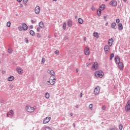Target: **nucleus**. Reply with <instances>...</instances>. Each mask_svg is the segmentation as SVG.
Segmentation results:
<instances>
[{
  "mask_svg": "<svg viewBox=\"0 0 130 130\" xmlns=\"http://www.w3.org/2000/svg\"><path fill=\"white\" fill-rule=\"evenodd\" d=\"M10 89H13V85H11L9 86Z\"/></svg>",
  "mask_w": 130,
  "mask_h": 130,
  "instance_id": "obj_45",
  "label": "nucleus"
},
{
  "mask_svg": "<svg viewBox=\"0 0 130 130\" xmlns=\"http://www.w3.org/2000/svg\"><path fill=\"white\" fill-rule=\"evenodd\" d=\"M106 108V107L105 106H103V107H102L103 110H105Z\"/></svg>",
  "mask_w": 130,
  "mask_h": 130,
  "instance_id": "obj_41",
  "label": "nucleus"
},
{
  "mask_svg": "<svg viewBox=\"0 0 130 130\" xmlns=\"http://www.w3.org/2000/svg\"><path fill=\"white\" fill-rule=\"evenodd\" d=\"M55 54H58L59 53V51L56 50L55 51Z\"/></svg>",
  "mask_w": 130,
  "mask_h": 130,
  "instance_id": "obj_37",
  "label": "nucleus"
},
{
  "mask_svg": "<svg viewBox=\"0 0 130 130\" xmlns=\"http://www.w3.org/2000/svg\"><path fill=\"white\" fill-rule=\"evenodd\" d=\"M104 50L106 53H108V52H109V50H110V48H109V47L108 46H105L104 48Z\"/></svg>",
  "mask_w": 130,
  "mask_h": 130,
  "instance_id": "obj_12",
  "label": "nucleus"
},
{
  "mask_svg": "<svg viewBox=\"0 0 130 130\" xmlns=\"http://www.w3.org/2000/svg\"><path fill=\"white\" fill-rule=\"evenodd\" d=\"M93 107V105L92 104H90L89 106V108L91 109Z\"/></svg>",
  "mask_w": 130,
  "mask_h": 130,
  "instance_id": "obj_39",
  "label": "nucleus"
},
{
  "mask_svg": "<svg viewBox=\"0 0 130 130\" xmlns=\"http://www.w3.org/2000/svg\"><path fill=\"white\" fill-rule=\"evenodd\" d=\"M94 76L96 78H103L104 73L102 71H96L94 73Z\"/></svg>",
  "mask_w": 130,
  "mask_h": 130,
  "instance_id": "obj_3",
  "label": "nucleus"
},
{
  "mask_svg": "<svg viewBox=\"0 0 130 130\" xmlns=\"http://www.w3.org/2000/svg\"><path fill=\"white\" fill-rule=\"evenodd\" d=\"M117 4H116V2L115 1V6H116Z\"/></svg>",
  "mask_w": 130,
  "mask_h": 130,
  "instance_id": "obj_56",
  "label": "nucleus"
},
{
  "mask_svg": "<svg viewBox=\"0 0 130 130\" xmlns=\"http://www.w3.org/2000/svg\"><path fill=\"white\" fill-rule=\"evenodd\" d=\"M111 27L112 28H114V23H112Z\"/></svg>",
  "mask_w": 130,
  "mask_h": 130,
  "instance_id": "obj_44",
  "label": "nucleus"
},
{
  "mask_svg": "<svg viewBox=\"0 0 130 130\" xmlns=\"http://www.w3.org/2000/svg\"><path fill=\"white\" fill-rule=\"evenodd\" d=\"M18 30H19V31H22V27L19 26L18 27Z\"/></svg>",
  "mask_w": 130,
  "mask_h": 130,
  "instance_id": "obj_38",
  "label": "nucleus"
},
{
  "mask_svg": "<svg viewBox=\"0 0 130 130\" xmlns=\"http://www.w3.org/2000/svg\"><path fill=\"white\" fill-rule=\"evenodd\" d=\"M84 21L83 20V19L81 18H78V23L79 24H83Z\"/></svg>",
  "mask_w": 130,
  "mask_h": 130,
  "instance_id": "obj_19",
  "label": "nucleus"
},
{
  "mask_svg": "<svg viewBox=\"0 0 130 130\" xmlns=\"http://www.w3.org/2000/svg\"><path fill=\"white\" fill-rule=\"evenodd\" d=\"M105 2H108V0H105Z\"/></svg>",
  "mask_w": 130,
  "mask_h": 130,
  "instance_id": "obj_62",
  "label": "nucleus"
},
{
  "mask_svg": "<svg viewBox=\"0 0 130 130\" xmlns=\"http://www.w3.org/2000/svg\"><path fill=\"white\" fill-rule=\"evenodd\" d=\"M120 22V20H119V19H117L116 20V23H117V24H119V23Z\"/></svg>",
  "mask_w": 130,
  "mask_h": 130,
  "instance_id": "obj_31",
  "label": "nucleus"
},
{
  "mask_svg": "<svg viewBox=\"0 0 130 130\" xmlns=\"http://www.w3.org/2000/svg\"><path fill=\"white\" fill-rule=\"evenodd\" d=\"M115 62L117 65L119 70L120 71L123 70L124 65L122 62L120 61V58L118 56H116L115 58Z\"/></svg>",
  "mask_w": 130,
  "mask_h": 130,
  "instance_id": "obj_1",
  "label": "nucleus"
},
{
  "mask_svg": "<svg viewBox=\"0 0 130 130\" xmlns=\"http://www.w3.org/2000/svg\"><path fill=\"white\" fill-rule=\"evenodd\" d=\"M29 33H30V35H31L32 36H33V35H35V32L33 30H30L29 31Z\"/></svg>",
  "mask_w": 130,
  "mask_h": 130,
  "instance_id": "obj_26",
  "label": "nucleus"
},
{
  "mask_svg": "<svg viewBox=\"0 0 130 130\" xmlns=\"http://www.w3.org/2000/svg\"><path fill=\"white\" fill-rule=\"evenodd\" d=\"M54 2H56L57 0H53Z\"/></svg>",
  "mask_w": 130,
  "mask_h": 130,
  "instance_id": "obj_63",
  "label": "nucleus"
},
{
  "mask_svg": "<svg viewBox=\"0 0 130 130\" xmlns=\"http://www.w3.org/2000/svg\"><path fill=\"white\" fill-rule=\"evenodd\" d=\"M55 76H51L50 77V80L49 81H47V84L48 85H49V84L50 85H54V84H55Z\"/></svg>",
  "mask_w": 130,
  "mask_h": 130,
  "instance_id": "obj_2",
  "label": "nucleus"
},
{
  "mask_svg": "<svg viewBox=\"0 0 130 130\" xmlns=\"http://www.w3.org/2000/svg\"><path fill=\"white\" fill-rule=\"evenodd\" d=\"M76 72H77V73H78V72H79V70L78 69H77Z\"/></svg>",
  "mask_w": 130,
  "mask_h": 130,
  "instance_id": "obj_60",
  "label": "nucleus"
},
{
  "mask_svg": "<svg viewBox=\"0 0 130 130\" xmlns=\"http://www.w3.org/2000/svg\"><path fill=\"white\" fill-rule=\"evenodd\" d=\"M80 97H83V93H82V92L80 93Z\"/></svg>",
  "mask_w": 130,
  "mask_h": 130,
  "instance_id": "obj_47",
  "label": "nucleus"
},
{
  "mask_svg": "<svg viewBox=\"0 0 130 130\" xmlns=\"http://www.w3.org/2000/svg\"><path fill=\"white\" fill-rule=\"evenodd\" d=\"M108 44H109V46H111L112 45V44H113V39H110V40H109Z\"/></svg>",
  "mask_w": 130,
  "mask_h": 130,
  "instance_id": "obj_15",
  "label": "nucleus"
},
{
  "mask_svg": "<svg viewBox=\"0 0 130 130\" xmlns=\"http://www.w3.org/2000/svg\"><path fill=\"white\" fill-rule=\"evenodd\" d=\"M110 6H114V1H112L110 3Z\"/></svg>",
  "mask_w": 130,
  "mask_h": 130,
  "instance_id": "obj_29",
  "label": "nucleus"
},
{
  "mask_svg": "<svg viewBox=\"0 0 130 130\" xmlns=\"http://www.w3.org/2000/svg\"><path fill=\"white\" fill-rule=\"evenodd\" d=\"M93 36L96 37V38H98L99 37V35H98V32H94Z\"/></svg>",
  "mask_w": 130,
  "mask_h": 130,
  "instance_id": "obj_22",
  "label": "nucleus"
},
{
  "mask_svg": "<svg viewBox=\"0 0 130 130\" xmlns=\"http://www.w3.org/2000/svg\"><path fill=\"white\" fill-rule=\"evenodd\" d=\"M99 92H100V87H99V86H97L94 89V93L95 95H97V94H99Z\"/></svg>",
  "mask_w": 130,
  "mask_h": 130,
  "instance_id": "obj_10",
  "label": "nucleus"
},
{
  "mask_svg": "<svg viewBox=\"0 0 130 130\" xmlns=\"http://www.w3.org/2000/svg\"><path fill=\"white\" fill-rule=\"evenodd\" d=\"M98 69V63L97 62H95L91 67V70L92 71H96V70Z\"/></svg>",
  "mask_w": 130,
  "mask_h": 130,
  "instance_id": "obj_5",
  "label": "nucleus"
},
{
  "mask_svg": "<svg viewBox=\"0 0 130 130\" xmlns=\"http://www.w3.org/2000/svg\"><path fill=\"white\" fill-rule=\"evenodd\" d=\"M31 23H32V24H34V23H35V21H34L33 20H31Z\"/></svg>",
  "mask_w": 130,
  "mask_h": 130,
  "instance_id": "obj_48",
  "label": "nucleus"
},
{
  "mask_svg": "<svg viewBox=\"0 0 130 130\" xmlns=\"http://www.w3.org/2000/svg\"><path fill=\"white\" fill-rule=\"evenodd\" d=\"M45 97L47 99H49V97H50V94H49V93L46 92L45 94Z\"/></svg>",
  "mask_w": 130,
  "mask_h": 130,
  "instance_id": "obj_18",
  "label": "nucleus"
},
{
  "mask_svg": "<svg viewBox=\"0 0 130 130\" xmlns=\"http://www.w3.org/2000/svg\"><path fill=\"white\" fill-rule=\"evenodd\" d=\"M22 28L24 31H26V30L28 29V26L25 23H23L22 24Z\"/></svg>",
  "mask_w": 130,
  "mask_h": 130,
  "instance_id": "obj_11",
  "label": "nucleus"
},
{
  "mask_svg": "<svg viewBox=\"0 0 130 130\" xmlns=\"http://www.w3.org/2000/svg\"><path fill=\"white\" fill-rule=\"evenodd\" d=\"M28 40H27V39H26V43H28Z\"/></svg>",
  "mask_w": 130,
  "mask_h": 130,
  "instance_id": "obj_52",
  "label": "nucleus"
},
{
  "mask_svg": "<svg viewBox=\"0 0 130 130\" xmlns=\"http://www.w3.org/2000/svg\"><path fill=\"white\" fill-rule=\"evenodd\" d=\"M115 26H116V23H114V27H115Z\"/></svg>",
  "mask_w": 130,
  "mask_h": 130,
  "instance_id": "obj_59",
  "label": "nucleus"
},
{
  "mask_svg": "<svg viewBox=\"0 0 130 130\" xmlns=\"http://www.w3.org/2000/svg\"><path fill=\"white\" fill-rule=\"evenodd\" d=\"M7 117H9V114H7Z\"/></svg>",
  "mask_w": 130,
  "mask_h": 130,
  "instance_id": "obj_61",
  "label": "nucleus"
},
{
  "mask_svg": "<svg viewBox=\"0 0 130 130\" xmlns=\"http://www.w3.org/2000/svg\"><path fill=\"white\" fill-rule=\"evenodd\" d=\"M35 108L33 107H31L30 106H26L25 107V110L27 112H29L30 113H31L32 112H34L35 111Z\"/></svg>",
  "mask_w": 130,
  "mask_h": 130,
  "instance_id": "obj_4",
  "label": "nucleus"
},
{
  "mask_svg": "<svg viewBox=\"0 0 130 130\" xmlns=\"http://www.w3.org/2000/svg\"><path fill=\"white\" fill-rule=\"evenodd\" d=\"M39 26L41 28H44V24L42 22H41L39 23Z\"/></svg>",
  "mask_w": 130,
  "mask_h": 130,
  "instance_id": "obj_20",
  "label": "nucleus"
},
{
  "mask_svg": "<svg viewBox=\"0 0 130 130\" xmlns=\"http://www.w3.org/2000/svg\"><path fill=\"white\" fill-rule=\"evenodd\" d=\"M68 25L69 27H71L72 25V21L69 20L68 22Z\"/></svg>",
  "mask_w": 130,
  "mask_h": 130,
  "instance_id": "obj_23",
  "label": "nucleus"
},
{
  "mask_svg": "<svg viewBox=\"0 0 130 130\" xmlns=\"http://www.w3.org/2000/svg\"><path fill=\"white\" fill-rule=\"evenodd\" d=\"M35 12L36 14H37V15L39 14L40 13V7L39 6L36 7L35 9Z\"/></svg>",
  "mask_w": 130,
  "mask_h": 130,
  "instance_id": "obj_9",
  "label": "nucleus"
},
{
  "mask_svg": "<svg viewBox=\"0 0 130 130\" xmlns=\"http://www.w3.org/2000/svg\"><path fill=\"white\" fill-rule=\"evenodd\" d=\"M20 8H22V7H23V5L20 4Z\"/></svg>",
  "mask_w": 130,
  "mask_h": 130,
  "instance_id": "obj_53",
  "label": "nucleus"
},
{
  "mask_svg": "<svg viewBox=\"0 0 130 130\" xmlns=\"http://www.w3.org/2000/svg\"><path fill=\"white\" fill-rule=\"evenodd\" d=\"M8 52L9 53H12V52H13V50L12 49H8Z\"/></svg>",
  "mask_w": 130,
  "mask_h": 130,
  "instance_id": "obj_33",
  "label": "nucleus"
},
{
  "mask_svg": "<svg viewBox=\"0 0 130 130\" xmlns=\"http://www.w3.org/2000/svg\"><path fill=\"white\" fill-rule=\"evenodd\" d=\"M83 40L84 41H86V40H87V38L86 37L84 38Z\"/></svg>",
  "mask_w": 130,
  "mask_h": 130,
  "instance_id": "obj_46",
  "label": "nucleus"
},
{
  "mask_svg": "<svg viewBox=\"0 0 130 130\" xmlns=\"http://www.w3.org/2000/svg\"><path fill=\"white\" fill-rule=\"evenodd\" d=\"M86 66L87 67H90V66H91V63H87Z\"/></svg>",
  "mask_w": 130,
  "mask_h": 130,
  "instance_id": "obj_40",
  "label": "nucleus"
},
{
  "mask_svg": "<svg viewBox=\"0 0 130 130\" xmlns=\"http://www.w3.org/2000/svg\"><path fill=\"white\" fill-rule=\"evenodd\" d=\"M118 30H122L123 29V26H122V24L120 23L118 24Z\"/></svg>",
  "mask_w": 130,
  "mask_h": 130,
  "instance_id": "obj_14",
  "label": "nucleus"
},
{
  "mask_svg": "<svg viewBox=\"0 0 130 130\" xmlns=\"http://www.w3.org/2000/svg\"><path fill=\"white\" fill-rule=\"evenodd\" d=\"M2 74H6V71H2Z\"/></svg>",
  "mask_w": 130,
  "mask_h": 130,
  "instance_id": "obj_49",
  "label": "nucleus"
},
{
  "mask_svg": "<svg viewBox=\"0 0 130 130\" xmlns=\"http://www.w3.org/2000/svg\"><path fill=\"white\" fill-rule=\"evenodd\" d=\"M27 2H28V0H23V3L25 5H26Z\"/></svg>",
  "mask_w": 130,
  "mask_h": 130,
  "instance_id": "obj_36",
  "label": "nucleus"
},
{
  "mask_svg": "<svg viewBox=\"0 0 130 130\" xmlns=\"http://www.w3.org/2000/svg\"><path fill=\"white\" fill-rule=\"evenodd\" d=\"M70 115H71V116H73V113H71L70 114Z\"/></svg>",
  "mask_w": 130,
  "mask_h": 130,
  "instance_id": "obj_55",
  "label": "nucleus"
},
{
  "mask_svg": "<svg viewBox=\"0 0 130 130\" xmlns=\"http://www.w3.org/2000/svg\"><path fill=\"white\" fill-rule=\"evenodd\" d=\"M37 37L38 38H40V37H41V35H40V34H38L37 35Z\"/></svg>",
  "mask_w": 130,
  "mask_h": 130,
  "instance_id": "obj_43",
  "label": "nucleus"
},
{
  "mask_svg": "<svg viewBox=\"0 0 130 130\" xmlns=\"http://www.w3.org/2000/svg\"><path fill=\"white\" fill-rule=\"evenodd\" d=\"M107 25H108V22H107V23H106V26H107Z\"/></svg>",
  "mask_w": 130,
  "mask_h": 130,
  "instance_id": "obj_57",
  "label": "nucleus"
},
{
  "mask_svg": "<svg viewBox=\"0 0 130 130\" xmlns=\"http://www.w3.org/2000/svg\"><path fill=\"white\" fill-rule=\"evenodd\" d=\"M122 127H123V126H122V124H120L119 125V128L120 130H122Z\"/></svg>",
  "mask_w": 130,
  "mask_h": 130,
  "instance_id": "obj_32",
  "label": "nucleus"
},
{
  "mask_svg": "<svg viewBox=\"0 0 130 130\" xmlns=\"http://www.w3.org/2000/svg\"><path fill=\"white\" fill-rule=\"evenodd\" d=\"M125 111H129L130 110V101H128L125 107Z\"/></svg>",
  "mask_w": 130,
  "mask_h": 130,
  "instance_id": "obj_6",
  "label": "nucleus"
},
{
  "mask_svg": "<svg viewBox=\"0 0 130 130\" xmlns=\"http://www.w3.org/2000/svg\"><path fill=\"white\" fill-rule=\"evenodd\" d=\"M50 119H51V118L50 117H47L44 119L43 122L44 124L48 123V122L50 121Z\"/></svg>",
  "mask_w": 130,
  "mask_h": 130,
  "instance_id": "obj_7",
  "label": "nucleus"
},
{
  "mask_svg": "<svg viewBox=\"0 0 130 130\" xmlns=\"http://www.w3.org/2000/svg\"><path fill=\"white\" fill-rule=\"evenodd\" d=\"M10 113H11V114H14V111H13V110H11L10 111Z\"/></svg>",
  "mask_w": 130,
  "mask_h": 130,
  "instance_id": "obj_42",
  "label": "nucleus"
},
{
  "mask_svg": "<svg viewBox=\"0 0 130 130\" xmlns=\"http://www.w3.org/2000/svg\"><path fill=\"white\" fill-rule=\"evenodd\" d=\"M105 9V5L102 4L100 6V9L101 10V11H103Z\"/></svg>",
  "mask_w": 130,
  "mask_h": 130,
  "instance_id": "obj_17",
  "label": "nucleus"
},
{
  "mask_svg": "<svg viewBox=\"0 0 130 130\" xmlns=\"http://www.w3.org/2000/svg\"><path fill=\"white\" fill-rule=\"evenodd\" d=\"M18 3H21L22 2V0H17Z\"/></svg>",
  "mask_w": 130,
  "mask_h": 130,
  "instance_id": "obj_50",
  "label": "nucleus"
},
{
  "mask_svg": "<svg viewBox=\"0 0 130 130\" xmlns=\"http://www.w3.org/2000/svg\"><path fill=\"white\" fill-rule=\"evenodd\" d=\"M44 130H52V129H51V128H50L48 126H47V127H45Z\"/></svg>",
  "mask_w": 130,
  "mask_h": 130,
  "instance_id": "obj_27",
  "label": "nucleus"
},
{
  "mask_svg": "<svg viewBox=\"0 0 130 130\" xmlns=\"http://www.w3.org/2000/svg\"><path fill=\"white\" fill-rule=\"evenodd\" d=\"M66 26H67V24H66V23H64L63 24V29L64 30H66Z\"/></svg>",
  "mask_w": 130,
  "mask_h": 130,
  "instance_id": "obj_30",
  "label": "nucleus"
},
{
  "mask_svg": "<svg viewBox=\"0 0 130 130\" xmlns=\"http://www.w3.org/2000/svg\"><path fill=\"white\" fill-rule=\"evenodd\" d=\"M113 57H114V54L112 53V54L110 55V60H112V59L113 58Z\"/></svg>",
  "mask_w": 130,
  "mask_h": 130,
  "instance_id": "obj_25",
  "label": "nucleus"
},
{
  "mask_svg": "<svg viewBox=\"0 0 130 130\" xmlns=\"http://www.w3.org/2000/svg\"><path fill=\"white\" fill-rule=\"evenodd\" d=\"M84 53L85 55H89V54H90V50L88 47L85 48Z\"/></svg>",
  "mask_w": 130,
  "mask_h": 130,
  "instance_id": "obj_8",
  "label": "nucleus"
},
{
  "mask_svg": "<svg viewBox=\"0 0 130 130\" xmlns=\"http://www.w3.org/2000/svg\"><path fill=\"white\" fill-rule=\"evenodd\" d=\"M13 80H14V76H11L9 77H8V81L9 82H11V81H13Z\"/></svg>",
  "mask_w": 130,
  "mask_h": 130,
  "instance_id": "obj_16",
  "label": "nucleus"
},
{
  "mask_svg": "<svg viewBox=\"0 0 130 130\" xmlns=\"http://www.w3.org/2000/svg\"><path fill=\"white\" fill-rule=\"evenodd\" d=\"M91 10H92V11H95V7H94V6H92L91 7Z\"/></svg>",
  "mask_w": 130,
  "mask_h": 130,
  "instance_id": "obj_35",
  "label": "nucleus"
},
{
  "mask_svg": "<svg viewBox=\"0 0 130 130\" xmlns=\"http://www.w3.org/2000/svg\"><path fill=\"white\" fill-rule=\"evenodd\" d=\"M38 30H39V28H38Z\"/></svg>",
  "mask_w": 130,
  "mask_h": 130,
  "instance_id": "obj_64",
  "label": "nucleus"
},
{
  "mask_svg": "<svg viewBox=\"0 0 130 130\" xmlns=\"http://www.w3.org/2000/svg\"><path fill=\"white\" fill-rule=\"evenodd\" d=\"M114 130H118V128H116V127H115L114 128Z\"/></svg>",
  "mask_w": 130,
  "mask_h": 130,
  "instance_id": "obj_51",
  "label": "nucleus"
},
{
  "mask_svg": "<svg viewBox=\"0 0 130 130\" xmlns=\"http://www.w3.org/2000/svg\"><path fill=\"white\" fill-rule=\"evenodd\" d=\"M104 18L105 20H106V16H104Z\"/></svg>",
  "mask_w": 130,
  "mask_h": 130,
  "instance_id": "obj_58",
  "label": "nucleus"
},
{
  "mask_svg": "<svg viewBox=\"0 0 130 130\" xmlns=\"http://www.w3.org/2000/svg\"><path fill=\"white\" fill-rule=\"evenodd\" d=\"M127 1V0H123V1L124 2V3H126Z\"/></svg>",
  "mask_w": 130,
  "mask_h": 130,
  "instance_id": "obj_54",
  "label": "nucleus"
},
{
  "mask_svg": "<svg viewBox=\"0 0 130 130\" xmlns=\"http://www.w3.org/2000/svg\"><path fill=\"white\" fill-rule=\"evenodd\" d=\"M17 71L18 73V74H22V70L21 69V68H18L17 69Z\"/></svg>",
  "mask_w": 130,
  "mask_h": 130,
  "instance_id": "obj_24",
  "label": "nucleus"
},
{
  "mask_svg": "<svg viewBox=\"0 0 130 130\" xmlns=\"http://www.w3.org/2000/svg\"><path fill=\"white\" fill-rule=\"evenodd\" d=\"M42 63H44V62H45V58H42Z\"/></svg>",
  "mask_w": 130,
  "mask_h": 130,
  "instance_id": "obj_34",
  "label": "nucleus"
},
{
  "mask_svg": "<svg viewBox=\"0 0 130 130\" xmlns=\"http://www.w3.org/2000/svg\"><path fill=\"white\" fill-rule=\"evenodd\" d=\"M48 73L51 75V76H55V73L53 70H48Z\"/></svg>",
  "mask_w": 130,
  "mask_h": 130,
  "instance_id": "obj_13",
  "label": "nucleus"
},
{
  "mask_svg": "<svg viewBox=\"0 0 130 130\" xmlns=\"http://www.w3.org/2000/svg\"><path fill=\"white\" fill-rule=\"evenodd\" d=\"M7 27H11V22L8 21L7 23Z\"/></svg>",
  "mask_w": 130,
  "mask_h": 130,
  "instance_id": "obj_28",
  "label": "nucleus"
},
{
  "mask_svg": "<svg viewBox=\"0 0 130 130\" xmlns=\"http://www.w3.org/2000/svg\"><path fill=\"white\" fill-rule=\"evenodd\" d=\"M101 11H102V10H100V9L98 10L97 14H98V15L99 16H101Z\"/></svg>",
  "mask_w": 130,
  "mask_h": 130,
  "instance_id": "obj_21",
  "label": "nucleus"
}]
</instances>
